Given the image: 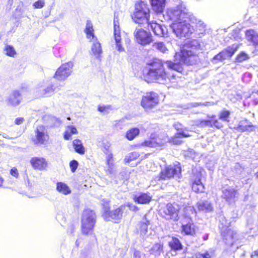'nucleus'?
I'll use <instances>...</instances> for the list:
<instances>
[{
	"instance_id": "a18cd8bd",
	"label": "nucleus",
	"mask_w": 258,
	"mask_h": 258,
	"mask_svg": "<svg viewBox=\"0 0 258 258\" xmlns=\"http://www.w3.org/2000/svg\"><path fill=\"white\" fill-rule=\"evenodd\" d=\"M106 164L109 167H111L114 165L113 164V156L112 153L109 154L106 158Z\"/></svg>"
},
{
	"instance_id": "de8ad7c7",
	"label": "nucleus",
	"mask_w": 258,
	"mask_h": 258,
	"mask_svg": "<svg viewBox=\"0 0 258 258\" xmlns=\"http://www.w3.org/2000/svg\"><path fill=\"white\" fill-rule=\"evenodd\" d=\"M196 258H211V255L208 251L202 253H199L196 255Z\"/></svg>"
},
{
	"instance_id": "4468645a",
	"label": "nucleus",
	"mask_w": 258,
	"mask_h": 258,
	"mask_svg": "<svg viewBox=\"0 0 258 258\" xmlns=\"http://www.w3.org/2000/svg\"><path fill=\"white\" fill-rule=\"evenodd\" d=\"M216 115L212 114L208 116V119L200 120L198 125L202 127L208 126L217 130H222L224 127V125Z\"/></svg>"
},
{
	"instance_id": "13d9d810",
	"label": "nucleus",
	"mask_w": 258,
	"mask_h": 258,
	"mask_svg": "<svg viewBox=\"0 0 258 258\" xmlns=\"http://www.w3.org/2000/svg\"><path fill=\"white\" fill-rule=\"evenodd\" d=\"M76 245H77V246H79V243H78V241H76Z\"/></svg>"
},
{
	"instance_id": "864d4df0",
	"label": "nucleus",
	"mask_w": 258,
	"mask_h": 258,
	"mask_svg": "<svg viewBox=\"0 0 258 258\" xmlns=\"http://www.w3.org/2000/svg\"><path fill=\"white\" fill-rule=\"evenodd\" d=\"M150 224V221L149 220H146L145 222H142L141 224V227L145 228L146 231H147V227Z\"/></svg>"
},
{
	"instance_id": "49530a36",
	"label": "nucleus",
	"mask_w": 258,
	"mask_h": 258,
	"mask_svg": "<svg viewBox=\"0 0 258 258\" xmlns=\"http://www.w3.org/2000/svg\"><path fill=\"white\" fill-rule=\"evenodd\" d=\"M43 91H44L43 94L45 96H48V95L51 94L52 93H53L54 92V88L52 85L48 86L47 88H46L45 89H44Z\"/></svg>"
},
{
	"instance_id": "58836bf2",
	"label": "nucleus",
	"mask_w": 258,
	"mask_h": 258,
	"mask_svg": "<svg viewBox=\"0 0 258 258\" xmlns=\"http://www.w3.org/2000/svg\"><path fill=\"white\" fill-rule=\"evenodd\" d=\"M250 57L248 54L244 51L240 52L235 58V62L240 63L248 60Z\"/></svg>"
},
{
	"instance_id": "2f4dec72",
	"label": "nucleus",
	"mask_w": 258,
	"mask_h": 258,
	"mask_svg": "<svg viewBox=\"0 0 258 258\" xmlns=\"http://www.w3.org/2000/svg\"><path fill=\"white\" fill-rule=\"evenodd\" d=\"M197 207L200 211L210 212L213 210L211 203L207 201L198 202Z\"/></svg>"
},
{
	"instance_id": "a19ab883",
	"label": "nucleus",
	"mask_w": 258,
	"mask_h": 258,
	"mask_svg": "<svg viewBox=\"0 0 258 258\" xmlns=\"http://www.w3.org/2000/svg\"><path fill=\"white\" fill-rule=\"evenodd\" d=\"M6 54L10 57H14L16 55V51L12 45H7L4 48Z\"/></svg>"
},
{
	"instance_id": "4be33fe9",
	"label": "nucleus",
	"mask_w": 258,
	"mask_h": 258,
	"mask_svg": "<svg viewBox=\"0 0 258 258\" xmlns=\"http://www.w3.org/2000/svg\"><path fill=\"white\" fill-rule=\"evenodd\" d=\"M21 94L20 91H13L8 99L9 105L11 106H16L18 105L21 101Z\"/></svg>"
},
{
	"instance_id": "4d7b16f0",
	"label": "nucleus",
	"mask_w": 258,
	"mask_h": 258,
	"mask_svg": "<svg viewBox=\"0 0 258 258\" xmlns=\"http://www.w3.org/2000/svg\"><path fill=\"white\" fill-rule=\"evenodd\" d=\"M175 76L174 75H172V76H171L170 77V79H173V78H175Z\"/></svg>"
},
{
	"instance_id": "bb28decb",
	"label": "nucleus",
	"mask_w": 258,
	"mask_h": 258,
	"mask_svg": "<svg viewBox=\"0 0 258 258\" xmlns=\"http://www.w3.org/2000/svg\"><path fill=\"white\" fill-rule=\"evenodd\" d=\"M86 34V37L90 41L93 40H97V38L95 36L94 30L93 27V25L91 21H88L86 24V27L84 30Z\"/></svg>"
},
{
	"instance_id": "c85d7f7f",
	"label": "nucleus",
	"mask_w": 258,
	"mask_h": 258,
	"mask_svg": "<svg viewBox=\"0 0 258 258\" xmlns=\"http://www.w3.org/2000/svg\"><path fill=\"white\" fill-rule=\"evenodd\" d=\"M140 133V130L139 128L134 127L128 129L125 133V138L128 141H133L137 137Z\"/></svg>"
},
{
	"instance_id": "aec40b11",
	"label": "nucleus",
	"mask_w": 258,
	"mask_h": 258,
	"mask_svg": "<svg viewBox=\"0 0 258 258\" xmlns=\"http://www.w3.org/2000/svg\"><path fill=\"white\" fill-rule=\"evenodd\" d=\"M133 200L139 204H148L152 200V196L148 192H141L139 195L135 196Z\"/></svg>"
},
{
	"instance_id": "ddd939ff",
	"label": "nucleus",
	"mask_w": 258,
	"mask_h": 258,
	"mask_svg": "<svg viewBox=\"0 0 258 258\" xmlns=\"http://www.w3.org/2000/svg\"><path fill=\"white\" fill-rule=\"evenodd\" d=\"M134 37L136 42L143 46L149 45L153 41L151 34L143 29L136 30Z\"/></svg>"
},
{
	"instance_id": "2eb2a0df",
	"label": "nucleus",
	"mask_w": 258,
	"mask_h": 258,
	"mask_svg": "<svg viewBox=\"0 0 258 258\" xmlns=\"http://www.w3.org/2000/svg\"><path fill=\"white\" fill-rule=\"evenodd\" d=\"M35 138L32 139V142L35 145H45L49 140V135L45 132L44 125L38 126L35 130Z\"/></svg>"
},
{
	"instance_id": "c9c22d12",
	"label": "nucleus",
	"mask_w": 258,
	"mask_h": 258,
	"mask_svg": "<svg viewBox=\"0 0 258 258\" xmlns=\"http://www.w3.org/2000/svg\"><path fill=\"white\" fill-rule=\"evenodd\" d=\"M140 156V154L136 151L130 153L128 155L126 156L124 159V162L125 164H128L131 161L137 160Z\"/></svg>"
},
{
	"instance_id": "423d86ee",
	"label": "nucleus",
	"mask_w": 258,
	"mask_h": 258,
	"mask_svg": "<svg viewBox=\"0 0 258 258\" xmlns=\"http://www.w3.org/2000/svg\"><path fill=\"white\" fill-rule=\"evenodd\" d=\"M96 223V215L95 212L87 209L83 211L81 219V232L84 235L91 234Z\"/></svg>"
},
{
	"instance_id": "dca6fc26",
	"label": "nucleus",
	"mask_w": 258,
	"mask_h": 258,
	"mask_svg": "<svg viewBox=\"0 0 258 258\" xmlns=\"http://www.w3.org/2000/svg\"><path fill=\"white\" fill-rule=\"evenodd\" d=\"M189 221L183 223L180 227V232L183 235L195 236L196 235L198 227L193 221L191 217H188Z\"/></svg>"
},
{
	"instance_id": "393cba45",
	"label": "nucleus",
	"mask_w": 258,
	"mask_h": 258,
	"mask_svg": "<svg viewBox=\"0 0 258 258\" xmlns=\"http://www.w3.org/2000/svg\"><path fill=\"white\" fill-rule=\"evenodd\" d=\"M72 145L75 151L80 155H84L85 153V148L83 146L82 141L78 139L74 140Z\"/></svg>"
},
{
	"instance_id": "6ab92c4d",
	"label": "nucleus",
	"mask_w": 258,
	"mask_h": 258,
	"mask_svg": "<svg viewBox=\"0 0 258 258\" xmlns=\"http://www.w3.org/2000/svg\"><path fill=\"white\" fill-rule=\"evenodd\" d=\"M222 198L224 199L229 204L234 202L238 190L234 188H227L222 190Z\"/></svg>"
},
{
	"instance_id": "f704fd0d",
	"label": "nucleus",
	"mask_w": 258,
	"mask_h": 258,
	"mask_svg": "<svg viewBox=\"0 0 258 258\" xmlns=\"http://www.w3.org/2000/svg\"><path fill=\"white\" fill-rule=\"evenodd\" d=\"M239 48L238 45H233L232 46H229L226 49L223 50L224 53L229 58H231Z\"/></svg>"
},
{
	"instance_id": "39448f33",
	"label": "nucleus",
	"mask_w": 258,
	"mask_h": 258,
	"mask_svg": "<svg viewBox=\"0 0 258 258\" xmlns=\"http://www.w3.org/2000/svg\"><path fill=\"white\" fill-rule=\"evenodd\" d=\"M135 9L131 17L133 21L139 25L147 23L150 19L151 10L148 3L138 1L135 4Z\"/></svg>"
},
{
	"instance_id": "ea45409f",
	"label": "nucleus",
	"mask_w": 258,
	"mask_h": 258,
	"mask_svg": "<svg viewBox=\"0 0 258 258\" xmlns=\"http://www.w3.org/2000/svg\"><path fill=\"white\" fill-rule=\"evenodd\" d=\"M152 47L153 49L162 53L165 52V51L167 50L165 44L162 42H157L154 43L152 45Z\"/></svg>"
},
{
	"instance_id": "c03bdc74",
	"label": "nucleus",
	"mask_w": 258,
	"mask_h": 258,
	"mask_svg": "<svg viewBox=\"0 0 258 258\" xmlns=\"http://www.w3.org/2000/svg\"><path fill=\"white\" fill-rule=\"evenodd\" d=\"M79 165L78 162L76 160H73L70 162L71 170L72 172H75Z\"/></svg>"
},
{
	"instance_id": "1a4fd4ad",
	"label": "nucleus",
	"mask_w": 258,
	"mask_h": 258,
	"mask_svg": "<svg viewBox=\"0 0 258 258\" xmlns=\"http://www.w3.org/2000/svg\"><path fill=\"white\" fill-rule=\"evenodd\" d=\"M160 103L159 94L154 91L146 92L142 96L140 105L145 111H151Z\"/></svg>"
},
{
	"instance_id": "09e8293b",
	"label": "nucleus",
	"mask_w": 258,
	"mask_h": 258,
	"mask_svg": "<svg viewBox=\"0 0 258 258\" xmlns=\"http://www.w3.org/2000/svg\"><path fill=\"white\" fill-rule=\"evenodd\" d=\"M10 173L12 176L16 178H18L19 176L18 170L15 167H14L11 169Z\"/></svg>"
},
{
	"instance_id": "c756f323",
	"label": "nucleus",
	"mask_w": 258,
	"mask_h": 258,
	"mask_svg": "<svg viewBox=\"0 0 258 258\" xmlns=\"http://www.w3.org/2000/svg\"><path fill=\"white\" fill-rule=\"evenodd\" d=\"M78 134V130L75 126L68 125L63 133V138L65 140H69L71 139L72 135Z\"/></svg>"
},
{
	"instance_id": "3c124183",
	"label": "nucleus",
	"mask_w": 258,
	"mask_h": 258,
	"mask_svg": "<svg viewBox=\"0 0 258 258\" xmlns=\"http://www.w3.org/2000/svg\"><path fill=\"white\" fill-rule=\"evenodd\" d=\"M119 31H120L119 23L117 20L114 19V32Z\"/></svg>"
},
{
	"instance_id": "a211bd4d",
	"label": "nucleus",
	"mask_w": 258,
	"mask_h": 258,
	"mask_svg": "<svg viewBox=\"0 0 258 258\" xmlns=\"http://www.w3.org/2000/svg\"><path fill=\"white\" fill-rule=\"evenodd\" d=\"M141 146L150 148H159L161 149L164 146V144L159 136L152 135L148 140L142 142Z\"/></svg>"
},
{
	"instance_id": "f03ea898",
	"label": "nucleus",
	"mask_w": 258,
	"mask_h": 258,
	"mask_svg": "<svg viewBox=\"0 0 258 258\" xmlns=\"http://www.w3.org/2000/svg\"><path fill=\"white\" fill-rule=\"evenodd\" d=\"M201 48V45L197 39H192L183 44L178 51L174 55L175 62L171 60H167L166 64L167 68L171 70L182 73L184 69L183 65L193 66L200 62L199 54L197 52Z\"/></svg>"
},
{
	"instance_id": "5fc2aeb1",
	"label": "nucleus",
	"mask_w": 258,
	"mask_h": 258,
	"mask_svg": "<svg viewBox=\"0 0 258 258\" xmlns=\"http://www.w3.org/2000/svg\"><path fill=\"white\" fill-rule=\"evenodd\" d=\"M4 178L2 176L0 175V188L4 187Z\"/></svg>"
},
{
	"instance_id": "8fccbe9b",
	"label": "nucleus",
	"mask_w": 258,
	"mask_h": 258,
	"mask_svg": "<svg viewBox=\"0 0 258 258\" xmlns=\"http://www.w3.org/2000/svg\"><path fill=\"white\" fill-rule=\"evenodd\" d=\"M110 109V106H104V105H99L98 107V110L100 112H106L108 111V109Z\"/></svg>"
},
{
	"instance_id": "f257e3e1",
	"label": "nucleus",
	"mask_w": 258,
	"mask_h": 258,
	"mask_svg": "<svg viewBox=\"0 0 258 258\" xmlns=\"http://www.w3.org/2000/svg\"><path fill=\"white\" fill-rule=\"evenodd\" d=\"M167 15L173 21L171 27L177 37H189L194 32L202 35L206 33L204 22L194 16L185 7L178 6L168 10Z\"/></svg>"
},
{
	"instance_id": "5701e85b",
	"label": "nucleus",
	"mask_w": 258,
	"mask_h": 258,
	"mask_svg": "<svg viewBox=\"0 0 258 258\" xmlns=\"http://www.w3.org/2000/svg\"><path fill=\"white\" fill-rule=\"evenodd\" d=\"M245 36L247 40L251 42L253 45H258V33L253 29L245 31Z\"/></svg>"
},
{
	"instance_id": "0eeeda50",
	"label": "nucleus",
	"mask_w": 258,
	"mask_h": 258,
	"mask_svg": "<svg viewBox=\"0 0 258 258\" xmlns=\"http://www.w3.org/2000/svg\"><path fill=\"white\" fill-rule=\"evenodd\" d=\"M182 168L179 162L171 164L165 165L158 175V181L170 180L175 177H180L181 175Z\"/></svg>"
},
{
	"instance_id": "412c9836",
	"label": "nucleus",
	"mask_w": 258,
	"mask_h": 258,
	"mask_svg": "<svg viewBox=\"0 0 258 258\" xmlns=\"http://www.w3.org/2000/svg\"><path fill=\"white\" fill-rule=\"evenodd\" d=\"M153 11L157 14H160L164 11L165 0H150Z\"/></svg>"
},
{
	"instance_id": "6e6d98bb",
	"label": "nucleus",
	"mask_w": 258,
	"mask_h": 258,
	"mask_svg": "<svg viewBox=\"0 0 258 258\" xmlns=\"http://www.w3.org/2000/svg\"><path fill=\"white\" fill-rule=\"evenodd\" d=\"M258 256V250L253 251V252L251 254V256Z\"/></svg>"
},
{
	"instance_id": "4c0bfd02",
	"label": "nucleus",
	"mask_w": 258,
	"mask_h": 258,
	"mask_svg": "<svg viewBox=\"0 0 258 258\" xmlns=\"http://www.w3.org/2000/svg\"><path fill=\"white\" fill-rule=\"evenodd\" d=\"M114 37L117 50L120 52L123 51L124 49L121 44V36L120 35V31L118 32H114Z\"/></svg>"
},
{
	"instance_id": "20e7f679",
	"label": "nucleus",
	"mask_w": 258,
	"mask_h": 258,
	"mask_svg": "<svg viewBox=\"0 0 258 258\" xmlns=\"http://www.w3.org/2000/svg\"><path fill=\"white\" fill-rule=\"evenodd\" d=\"M103 208L102 217L105 221H112L115 223L120 222L123 217V213L127 214L128 213L126 208L128 207L131 211L137 212L139 208L138 206L134 205L131 203H127L121 205L117 208L113 210H110V205L109 201H104L102 204Z\"/></svg>"
},
{
	"instance_id": "9d476101",
	"label": "nucleus",
	"mask_w": 258,
	"mask_h": 258,
	"mask_svg": "<svg viewBox=\"0 0 258 258\" xmlns=\"http://www.w3.org/2000/svg\"><path fill=\"white\" fill-rule=\"evenodd\" d=\"M203 175L200 171L192 172L189 177V184L191 190L197 194L203 193L205 186L202 182Z\"/></svg>"
},
{
	"instance_id": "6e6552de",
	"label": "nucleus",
	"mask_w": 258,
	"mask_h": 258,
	"mask_svg": "<svg viewBox=\"0 0 258 258\" xmlns=\"http://www.w3.org/2000/svg\"><path fill=\"white\" fill-rule=\"evenodd\" d=\"M181 207L175 203H167L159 211L161 217L168 221H177Z\"/></svg>"
},
{
	"instance_id": "b1692460",
	"label": "nucleus",
	"mask_w": 258,
	"mask_h": 258,
	"mask_svg": "<svg viewBox=\"0 0 258 258\" xmlns=\"http://www.w3.org/2000/svg\"><path fill=\"white\" fill-rule=\"evenodd\" d=\"M254 128V126L250 122H248L247 119H244L236 126V129L240 132H244L252 131Z\"/></svg>"
},
{
	"instance_id": "f8f14e48",
	"label": "nucleus",
	"mask_w": 258,
	"mask_h": 258,
	"mask_svg": "<svg viewBox=\"0 0 258 258\" xmlns=\"http://www.w3.org/2000/svg\"><path fill=\"white\" fill-rule=\"evenodd\" d=\"M73 66L74 64L72 61L61 64L57 69L53 77L59 81L65 80L71 75Z\"/></svg>"
},
{
	"instance_id": "f3484780",
	"label": "nucleus",
	"mask_w": 258,
	"mask_h": 258,
	"mask_svg": "<svg viewBox=\"0 0 258 258\" xmlns=\"http://www.w3.org/2000/svg\"><path fill=\"white\" fill-rule=\"evenodd\" d=\"M30 163L35 170L45 171L48 167V161L43 157H33L31 158Z\"/></svg>"
},
{
	"instance_id": "9b49d317",
	"label": "nucleus",
	"mask_w": 258,
	"mask_h": 258,
	"mask_svg": "<svg viewBox=\"0 0 258 258\" xmlns=\"http://www.w3.org/2000/svg\"><path fill=\"white\" fill-rule=\"evenodd\" d=\"M181 126L182 124L179 122H177L174 124V127L177 132L169 140L168 142L169 143L175 145H179L183 143L182 140V138H188L191 137V134L188 132H186L187 131L186 128H185L184 131H181Z\"/></svg>"
},
{
	"instance_id": "37998d69",
	"label": "nucleus",
	"mask_w": 258,
	"mask_h": 258,
	"mask_svg": "<svg viewBox=\"0 0 258 258\" xmlns=\"http://www.w3.org/2000/svg\"><path fill=\"white\" fill-rule=\"evenodd\" d=\"M45 6V1L44 0H38L33 4V7L34 9H42Z\"/></svg>"
},
{
	"instance_id": "e433bc0d",
	"label": "nucleus",
	"mask_w": 258,
	"mask_h": 258,
	"mask_svg": "<svg viewBox=\"0 0 258 258\" xmlns=\"http://www.w3.org/2000/svg\"><path fill=\"white\" fill-rule=\"evenodd\" d=\"M231 112L228 109H223L221 110L219 114V119L221 120L229 122L230 120Z\"/></svg>"
},
{
	"instance_id": "603ef678",
	"label": "nucleus",
	"mask_w": 258,
	"mask_h": 258,
	"mask_svg": "<svg viewBox=\"0 0 258 258\" xmlns=\"http://www.w3.org/2000/svg\"><path fill=\"white\" fill-rule=\"evenodd\" d=\"M24 118L23 117H18L15 120V123L17 125H20L23 123Z\"/></svg>"
},
{
	"instance_id": "72a5a7b5",
	"label": "nucleus",
	"mask_w": 258,
	"mask_h": 258,
	"mask_svg": "<svg viewBox=\"0 0 258 258\" xmlns=\"http://www.w3.org/2000/svg\"><path fill=\"white\" fill-rule=\"evenodd\" d=\"M91 50L93 54L95 55L96 57H99L100 54L102 53V48L101 44L97 40H95V41L93 43Z\"/></svg>"
},
{
	"instance_id": "79ce46f5",
	"label": "nucleus",
	"mask_w": 258,
	"mask_h": 258,
	"mask_svg": "<svg viewBox=\"0 0 258 258\" xmlns=\"http://www.w3.org/2000/svg\"><path fill=\"white\" fill-rule=\"evenodd\" d=\"M226 59V55L224 53V51H221L219 52L213 57V59L216 60L218 61H222Z\"/></svg>"
},
{
	"instance_id": "7c9ffc66",
	"label": "nucleus",
	"mask_w": 258,
	"mask_h": 258,
	"mask_svg": "<svg viewBox=\"0 0 258 258\" xmlns=\"http://www.w3.org/2000/svg\"><path fill=\"white\" fill-rule=\"evenodd\" d=\"M56 190L64 195H69L72 191L69 186L62 182H58L56 183Z\"/></svg>"
},
{
	"instance_id": "473e14b6",
	"label": "nucleus",
	"mask_w": 258,
	"mask_h": 258,
	"mask_svg": "<svg viewBox=\"0 0 258 258\" xmlns=\"http://www.w3.org/2000/svg\"><path fill=\"white\" fill-rule=\"evenodd\" d=\"M163 251V244L161 242L154 243L150 249V253L154 255H160Z\"/></svg>"
},
{
	"instance_id": "cd10ccee",
	"label": "nucleus",
	"mask_w": 258,
	"mask_h": 258,
	"mask_svg": "<svg viewBox=\"0 0 258 258\" xmlns=\"http://www.w3.org/2000/svg\"><path fill=\"white\" fill-rule=\"evenodd\" d=\"M147 24L151 27L155 35L159 36H162L164 35L163 30L161 25L150 21Z\"/></svg>"
},
{
	"instance_id": "a878e982",
	"label": "nucleus",
	"mask_w": 258,
	"mask_h": 258,
	"mask_svg": "<svg viewBox=\"0 0 258 258\" xmlns=\"http://www.w3.org/2000/svg\"><path fill=\"white\" fill-rule=\"evenodd\" d=\"M170 249L174 251L180 250L183 249V245L179 239L175 236H172L171 240L168 242Z\"/></svg>"
},
{
	"instance_id": "7ed1b4c3",
	"label": "nucleus",
	"mask_w": 258,
	"mask_h": 258,
	"mask_svg": "<svg viewBox=\"0 0 258 258\" xmlns=\"http://www.w3.org/2000/svg\"><path fill=\"white\" fill-rule=\"evenodd\" d=\"M164 64V61L157 57L148 60L142 70L143 79L148 83L166 80L168 75Z\"/></svg>"
}]
</instances>
